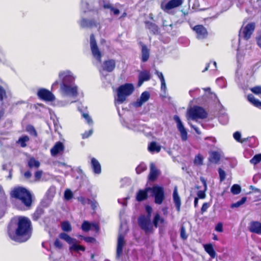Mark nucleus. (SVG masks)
I'll use <instances>...</instances> for the list:
<instances>
[{"instance_id":"obj_1","label":"nucleus","mask_w":261,"mask_h":261,"mask_svg":"<svg viewBox=\"0 0 261 261\" xmlns=\"http://www.w3.org/2000/svg\"><path fill=\"white\" fill-rule=\"evenodd\" d=\"M35 197L33 194L27 188L17 187V200L19 203L17 204V210L26 211L32 208Z\"/></svg>"},{"instance_id":"obj_2","label":"nucleus","mask_w":261,"mask_h":261,"mask_svg":"<svg viewBox=\"0 0 261 261\" xmlns=\"http://www.w3.org/2000/svg\"><path fill=\"white\" fill-rule=\"evenodd\" d=\"M31 221L26 217L20 216L17 219V243L28 240L31 236Z\"/></svg>"},{"instance_id":"obj_3","label":"nucleus","mask_w":261,"mask_h":261,"mask_svg":"<svg viewBox=\"0 0 261 261\" xmlns=\"http://www.w3.org/2000/svg\"><path fill=\"white\" fill-rule=\"evenodd\" d=\"M134 91V86L130 83H126L119 86L117 89V102L119 103H123L126 100V97L130 95Z\"/></svg>"},{"instance_id":"obj_4","label":"nucleus","mask_w":261,"mask_h":261,"mask_svg":"<svg viewBox=\"0 0 261 261\" xmlns=\"http://www.w3.org/2000/svg\"><path fill=\"white\" fill-rule=\"evenodd\" d=\"M148 190H150L152 196L154 198V202L158 204H161L165 199L163 187L154 185L152 188L148 187Z\"/></svg>"},{"instance_id":"obj_5","label":"nucleus","mask_w":261,"mask_h":261,"mask_svg":"<svg viewBox=\"0 0 261 261\" xmlns=\"http://www.w3.org/2000/svg\"><path fill=\"white\" fill-rule=\"evenodd\" d=\"M90 45L93 57L98 62L101 63L102 54L97 45L93 34H91L90 36Z\"/></svg>"},{"instance_id":"obj_6","label":"nucleus","mask_w":261,"mask_h":261,"mask_svg":"<svg viewBox=\"0 0 261 261\" xmlns=\"http://www.w3.org/2000/svg\"><path fill=\"white\" fill-rule=\"evenodd\" d=\"M255 23L251 22L248 23L244 27H242L239 32V36L244 40H248L251 37L255 29Z\"/></svg>"},{"instance_id":"obj_7","label":"nucleus","mask_w":261,"mask_h":261,"mask_svg":"<svg viewBox=\"0 0 261 261\" xmlns=\"http://www.w3.org/2000/svg\"><path fill=\"white\" fill-rule=\"evenodd\" d=\"M189 115L192 120L204 119L207 117V113L200 107L195 106L189 111Z\"/></svg>"},{"instance_id":"obj_8","label":"nucleus","mask_w":261,"mask_h":261,"mask_svg":"<svg viewBox=\"0 0 261 261\" xmlns=\"http://www.w3.org/2000/svg\"><path fill=\"white\" fill-rule=\"evenodd\" d=\"M138 222L139 226L146 233L150 232L152 230L150 217L142 215L138 218Z\"/></svg>"},{"instance_id":"obj_9","label":"nucleus","mask_w":261,"mask_h":261,"mask_svg":"<svg viewBox=\"0 0 261 261\" xmlns=\"http://www.w3.org/2000/svg\"><path fill=\"white\" fill-rule=\"evenodd\" d=\"M69 83H62L61 85L62 93L66 95L75 96L77 95V87L71 86Z\"/></svg>"},{"instance_id":"obj_10","label":"nucleus","mask_w":261,"mask_h":261,"mask_svg":"<svg viewBox=\"0 0 261 261\" xmlns=\"http://www.w3.org/2000/svg\"><path fill=\"white\" fill-rule=\"evenodd\" d=\"M38 97L45 101H53L55 99L54 95L48 90L40 89L37 92Z\"/></svg>"},{"instance_id":"obj_11","label":"nucleus","mask_w":261,"mask_h":261,"mask_svg":"<svg viewBox=\"0 0 261 261\" xmlns=\"http://www.w3.org/2000/svg\"><path fill=\"white\" fill-rule=\"evenodd\" d=\"M173 119L176 123L177 128L180 133L181 140L182 141H186L188 139V133L182 122L177 115H174Z\"/></svg>"},{"instance_id":"obj_12","label":"nucleus","mask_w":261,"mask_h":261,"mask_svg":"<svg viewBox=\"0 0 261 261\" xmlns=\"http://www.w3.org/2000/svg\"><path fill=\"white\" fill-rule=\"evenodd\" d=\"M193 30L196 33L198 39H203L208 36L207 29L202 24H197L193 28Z\"/></svg>"},{"instance_id":"obj_13","label":"nucleus","mask_w":261,"mask_h":261,"mask_svg":"<svg viewBox=\"0 0 261 261\" xmlns=\"http://www.w3.org/2000/svg\"><path fill=\"white\" fill-rule=\"evenodd\" d=\"M183 2V0H170L165 5L162 3L161 8L163 11H167L180 6Z\"/></svg>"},{"instance_id":"obj_14","label":"nucleus","mask_w":261,"mask_h":261,"mask_svg":"<svg viewBox=\"0 0 261 261\" xmlns=\"http://www.w3.org/2000/svg\"><path fill=\"white\" fill-rule=\"evenodd\" d=\"M116 67V61L114 59H109L103 61L101 68L99 71H107L108 72H112Z\"/></svg>"},{"instance_id":"obj_15","label":"nucleus","mask_w":261,"mask_h":261,"mask_svg":"<svg viewBox=\"0 0 261 261\" xmlns=\"http://www.w3.org/2000/svg\"><path fill=\"white\" fill-rule=\"evenodd\" d=\"M59 77L61 82H73L75 76L70 70L62 71L59 73Z\"/></svg>"},{"instance_id":"obj_16","label":"nucleus","mask_w":261,"mask_h":261,"mask_svg":"<svg viewBox=\"0 0 261 261\" xmlns=\"http://www.w3.org/2000/svg\"><path fill=\"white\" fill-rule=\"evenodd\" d=\"M8 232L11 239L16 240V218H13L8 226Z\"/></svg>"},{"instance_id":"obj_17","label":"nucleus","mask_w":261,"mask_h":261,"mask_svg":"<svg viewBox=\"0 0 261 261\" xmlns=\"http://www.w3.org/2000/svg\"><path fill=\"white\" fill-rule=\"evenodd\" d=\"M150 95L149 92H143L141 94L140 98L134 103V106L137 108L141 107L144 103L148 101L150 98Z\"/></svg>"},{"instance_id":"obj_18","label":"nucleus","mask_w":261,"mask_h":261,"mask_svg":"<svg viewBox=\"0 0 261 261\" xmlns=\"http://www.w3.org/2000/svg\"><path fill=\"white\" fill-rule=\"evenodd\" d=\"M144 23L146 29H148L151 34L158 35L159 34L160 28L155 23L147 20L144 22Z\"/></svg>"},{"instance_id":"obj_19","label":"nucleus","mask_w":261,"mask_h":261,"mask_svg":"<svg viewBox=\"0 0 261 261\" xmlns=\"http://www.w3.org/2000/svg\"><path fill=\"white\" fill-rule=\"evenodd\" d=\"M64 149L63 144L59 141L55 143L54 146L50 149V154L53 156H55L59 153L63 152Z\"/></svg>"},{"instance_id":"obj_20","label":"nucleus","mask_w":261,"mask_h":261,"mask_svg":"<svg viewBox=\"0 0 261 261\" xmlns=\"http://www.w3.org/2000/svg\"><path fill=\"white\" fill-rule=\"evenodd\" d=\"M124 237L122 235H119L117 240L116 258L119 259L122 253L123 247L124 246Z\"/></svg>"},{"instance_id":"obj_21","label":"nucleus","mask_w":261,"mask_h":261,"mask_svg":"<svg viewBox=\"0 0 261 261\" xmlns=\"http://www.w3.org/2000/svg\"><path fill=\"white\" fill-rule=\"evenodd\" d=\"M249 230L250 232L261 234V223L258 221H252L249 223Z\"/></svg>"},{"instance_id":"obj_22","label":"nucleus","mask_w":261,"mask_h":261,"mask_svg":"<svg viewBox=\"0 0 261 261\" xmlns=\"http://www.w3.org/2000/svg\"><path fill=\"white\" fill-rule=\"evenodd\" d=\"M160 174L159 171L156 168L153 163L150 165V172L148 175V179L150 181H154L156 179Z\"/></svg>"},{"instance_id":"obj_23","label":"nucleus","mask_w":261,"mask_h":261,"mask_svg":"<svg viewBox=\"0 0 261 261\" xmlns=\"http://www.w3.org/2000/svg\"><path fill=\"white\" fill-rule=\"evenodd\" d=\"M141 45V61L143 62H146L149 58V50L147 46L140 42Z\"/></svg>"},{"instance_id":"obj_24","label":"nucleus","mask_w":261,"mask_h":261,"mask_svg":"<svg viewBox=\"0 0 261 261\" xmlns=\"http://www.w3.org/2000/svg\"><path fill=\"white\" fill-rule=\"evenodd\" d=\"M173 199L177 211L179 212L180 209L181 201L180 198L178 194L177 187H175L174 188L173 193Z\"/></svg>"},{"instance_id":"obj_25","label":"nucleus","mask_w":261,"mask_h":261,"mask_svg":"<svg viewBox=\"0 0 261 261\" xmlns=\"http://www.w3.org/2000/svg\"><path fill=\"white\" fill-rule=\"evenodd\" d=\"M148 188H145L144 190H140L136 195V200L138 201H142L146 199L148 197V192L150 190H148Z\"/></svg>"},{"instance_id":"obj_26","label":"nucleus","mask_w":261,"mask_h":261,"mask_svg":"<svg viewBox=\"0 0 261 261\" xmlns=\"http://www.w3.org/2000/svg\"><path fill=\"white\" fill-rule=\"evenodd\" d=\"M91 166L95 174H99L101 173L100 164L95 158L91 159Z\"/></svg>"},{"instance_id":"obj_27","label":"nucleus","mask_w":261,"mask_h":261,"mask_svg":"<svg viewBox=\"0 0 261 261\" xmlns=\"http://www.w3.org/2000/svg\"><path fill=\"white\" fill-rule=\"evenodd\" d=\"M151 75L149 71L144 70L141 71L138 75V82H145L150 79Z\"/></svg>"},{"instance_id":"obj_28","label":"nucleus","mask_w":261,"mask_h":261,"mask_svg":"<svg viewBox=\"0 0 261 261\" xmlns=\"http://www.w3.org/2000/svg\"><path fill=\"white\" fill-rule=\"evenodd\" d=\"M30 141V137L28 135H23L20 136L17 140V144L20 147L24 148L27 146V144Z\"/></svg>"},{"instance_id":"obj_29","label":"nucleus","mask_w":261,"mask_h":261,"mask_svg":"<svg viewBox=\"0 0 261 261\" xmlns=\"http://www.w3.org/2000/svg\"><path fill=\"white\" fill-rule=\"evenodd\" d=\"M59 237L61 239L65 241L70 245H71L73 243H76V240L75 239L70 237L68 234L65 232L60 233Z\"/></svg>"},{"instance_id":"obj_30","label":"nucleus","mask_w":261,"mask_h":261,"mask_svg":"<svg viewBox=\"0 0 261 261\" xmlns=\"http://www.w3.org/2000/svg\"><path fill=\"white\" fill-rule=\"evenodd\" d=\"M210 154L209 161L215 164L218 163L220 160V154L217 151L211 152Z\"/></svg>"},{"instance_id":"obj_31","label":"nucleus","mask_w":261,"mask_h":261,"mask_svg":"<svg viewBox=\"0 0 261 261\" xmlns=\"http://www.w3.org/2000/svg\"><path fill=\"white\" fill-rule=\"evenodd\" d=\"M205 251L210 255V256L214 258L216 256V252L214 250L213 245L211 244H207L204 245Z\"/></svg>"},{"instance_id":"obj_32","label":"nucleus","mask_w":261,"mask_h":261,"mask_svg":"<svg viewBox=\"0 0 261 261\" xmlns=\"http://www.w3.org/2000/svg\"><path fill=\"white\" fill-rule=\"evenodd\" d=\"M44 212L42 207L40 206L37 207L35 212L32 214L33 220L35 221L37 220L43 215Z\"/></svg>"},{"instance_id":"obj_33","label":"nucleus","mask_w":261,"mask_h":261,"mask_svg":"<svg viewBox=\"0 0 261 261\" xmlns=\"http://www.w3.org/2000/svg\"><path fill=\"white\" fill-rule=\"evenodd\" d=\"M161 149V146L158 145L155 142H152L148 146V150L151 153L159 152Z\"/></svg>"},{"instance_id":"obj_34","label":"nucleus","mask_w":261,"mask_h":261,"mask_svg":"<svg viewBox=\"0 0 261 261\" xmlns=\"http://www.w3.org/2000/svg\"><path fill=\"white\" fill-rule=\"evenodd\" d=\"M165 222V220L163 218L161 217L159 214L156 213L153 219V224L155 227L157 228L159 226V224H163Z\"/></svg>"},{"instance_id":"obj_35","label":"nucleus","mask_w":261,"mask_h":261,"mask_svg":"<svg viewBox=\"0 0 261 261\" xmlns=\"http://www.w3.org/2000/svg\"><path fill=\"white\" fill-rule=\"evenodd\" d=\"M25 130L31 136L37 137V132L33 125H28L25 127Z\"/></svg>"},{"instance_id":"obj_36","label":"nucleus","mask_w":261,"mask_h":261,"mask_svg":"<svg viewBox=\"0 0 261 261\" xmlns=\"http://www.w3.org/2000/svg\"><path fill=\"white\" fill-rule=\"evenodd\" d=\"M69 250L70 251H84L85 250V248L81 245H77L76 243H73L71 244V245L69 247Z\"/></svg>"},{"instance_id":"obj_37","label":"nucleus","mask_w":261,"mask_h":261,"mask_svg":"<svg viewBox=\"0 0 261 261\" xmlns=\"http://www.w3.org/2000/svg\"><path fill=\"white\" fill-rule=\"evenodd\" d=\"M28 165L30 168H38L40 166V164L38 161L32 158L29 161Z\"/></svg>"},{"instance_id":"obj_38","label":"nucleus","mask_w":261,"mask_h":261,"mask_svg":"<svg viewBox=\"0 0 261 261\" xmlns=\"http://www.w3.org/2000/svg\"><path fill=\"white\" fill-rule=\"evenodd\" d=\"M61 227L62 230L65 232H70L72 230L71 226L67 221L62 222L61 224Z\"/></svg>"},{"instance_id":"obj_39","label":"nucleus","mask_w":261,"mask_h":261,"mask_svg":"<svg viewBox=\"0 0 261 261\" xmlns=\"http://www.w3.org/2000/svg\"><path fill=\"white\" fill-rule=\"evenodd\" d=\"M7 98L6 90L0 85V102L2 105L3 104V101L5 99Z\"/></svg>"},{"instance_id":"obj_40","label":"nucleus","mask_w":261,"mask_h":261,"mask_svg":"<svg viewBox=\"0 0 261 261\" xmlns=\"http://www.w3.org/2000/svg\"><path fill=\"white\" fill-rule=\"evenodd\" d=\"M261 161V153L255 155L250 160V162L253 164L256 165Z\"/></svg>"},{"instance_id":"obj_41","label":"nucleus","mask_w":261,"mask_h":261,"mask_svg":"<svg viewBox=\"0 0 261 261\" xmlns=\"http://www.w3.org/2000/svg\"><path fill=\"white\" fill-rule=\"evenodd\" d=\"M56 193V189L55 187H52L49 188L47 190L46 195L48 199H51L55 195Z\"/></svg>"},{"instance_id":"obj_42","label":"nucleus","mask_w":261,"mask_h":261,"mask_svg":"<svg viewBox=\"0 0 261 261\" xmlns=\"http://www.w3.org/2000/svg\"><path fill=\"white\" fill-rule=\"evenodd\" d=\"M203 160L202 156L200 154H198L195 157L194 163L195 165L200 166L203 164Z\"/></svg>"},{"instance_id":"obj_43","label":"nucleus","mask_w":261,"mask_h":261,"mask_svg":"<svg viewBox=\"0 0 261 261\" xmlns=\"http://www.w3.org/2000/svg\"><path fill=\"white\" fill-rule=\"evenodd\" d=\"M247 200L246 197H243L241 198V199L240 201H237L236 203H233L231 205V208H234V207H239L241 205L244 204Z\"/></svg>"},{"instance_id":"obj_44","label":"nucleus","mask_w":261,"mask_h":261,"mask_svg":"<svg viewBox=\"0 0 261 261\" xmlns=\"http://www.w3.org/2000/svg\"><path fill=\"white\" fill-rule=\"evenodd\" d=\"M230 191L234 195L238 194L241 192V187L239 185L234 184L231 187Z\"/></svg>"},{"instance_id":"obj_45","label":"nucleus","mask_w":261,"mask_h":261,"mask_svg":"<svg viewBox=\"0 0 261 261\" xmlns=\"http://www.w3.org/2000/svg\"><path fill=\"white\" fill-rule=\"evenodd\" d=\"M146 165L144 163H141L137 167L136 171L137 174H140L142 172L146 170Z\"/></svg>"},{"instance_id":"obj_46","label":"nucleus","mask_w":261,"mask_h":261,"mask_svg":"<svg viewBox=\"0 0 261 261\" xmlns=\"http://www.w3.org/2000/svg\"><path fill=\"white\" fill-rule=\"evenodd\" d=\"M81 228L84 231H88L91 229V224L87 221H84L81 226Z\"/></svg>"},{"instance_id":"obj_47","label":"nucleus","mask_w":261,"mask_h":261,"mask_svg":"<svg viewBox=\"0 0 261 261\" xmlns=\"http://www.w3.org/2000/svg\"><path fill=\"white\" fill-rule=\"evenodd\" d=\"M205 140H208L212 143V144L206 143V145L209 148H212L215 146L216 142V139L213 137H207L205 138Z\"/></svg>"},{"instance_id":"obj_48","label":"nucleus","mask_w":261,"mask_h":261,"mask_svg":"<svg viewBox=\"0 0 261 261\" xmlns=\"http://www.w3.org/2000/svg\"><path fill=\"white\" fill-rule=\"evenodd\" d=\"M247 99L249 102H250L254 106L256 107V105L259 100L256 99L252 94H249L248 95Z\"/></svg>"},{"instance_id":"obj_49","label":"nucleus","mask_w":261,"mask_h":261,"mask_svg":"<svg viewBox=\"0 0 261 261\" xmlns=\"http://www.w3.org/2000/svg\"><path fill=\"white\" fill-rule=\"evenodd\" d=\"M78 200L83 205L90 204L91 203H92L93 204V201H91L90 199H89L88 198H85L83 197H79Z\"/></svg>"},{"instance_id":"obj_50","label":"nucleus","mask_w":261,"mask_h":261,"mask_svg":"<svg viewBox=\"0 0 261 261\" xmlns=\"http://www.w3.org/2000/svg\"><path fill=\"white\" fill-rule=\"evenodd\" d=\"M234 139L237 141L238 142H243L245 141H246L247 139H244L243 140H241V134L239 132H236L233 135Z\"/></svg>"},{"instance_id":"obj_51","label":"nucleus","mask_w":261,"mask_h":261,"mask_svg":"<svg viewBox=\"0 0 261 261\" xmlns=\"http://www.w3.org/2000/svg\"><path fill=\"white\" fill-rule=\"evenodd\" d=\"M213 63V66H214V68L213 69V70L214 71H217V63L215 61H211L210 63H207L206 66H205V67L204 68V69L202 71V72H204L207 70H208L209 67H210V65L211 63Z\"/></svg>"},{"instance_id":"obj_52","label":"nucleus","mask_w":261,"mask_h":261,"mask_svg":"<svg viewBox=\"0 0 261 261\" xmlns=\"http://www.w3.org/2000/svg\"><path fill=\"white\" fill-rule=\"evenodd\" d=\"M72 196L73 194L70 190L67 189L65 190L64 192V198L65 199L69 200L72 198Z\"/></svg>"},{"instance_id":"obj_53","label":"nucleus","mask_w":261,"mask_h":261,"mask_svg":"<svg viewBox=\"0 0 261 261\" xmlns=\"http://www.w3.org/2000/svg\"><path fill=\"white\" fill-rule=\"evenodd\" d=\"M180 236L182 239L185 240L187 239L188 236L186 234V229L184 226H182L180 228Z\"/></svg>"},{"instance_id":"obj_54","label":"nucleus","mask_w":261,"mask_h":261,"mask_svg":"<svg viewBox=\"0 0 261 261\" xmlns=\"http://www.w3.org/2000/svg\"><path fill=\"white\" fill-rule=\"evenodd\" d=\"M218 172H219V174L220 180V181L222 182L225 178V176H226L225 172L223 170H222L221 168H219Z\"/></svg>"},{"instance_id":"obj_55","label":"nucleus","mask_w":261,"mask_h":261,"mask_svg":"<svg viewBox=\"0 0 261 261\" xmlns=\"http://www.w3.org/2000/svg\"><path fill=\"white\" fill-rule=\"evenodd\" d=\"M92 23V21L88 20L86 19H83L81 21V25L83 27H88L89 25H91Z\"/></svg>"},{"instance_id":"obj_56","label":"nucleus","mask_w":261,"mask_h":261,"mask_svg":"<svg viewBox=\"0 0 261 261\" xmlns=\"http://www.w3.org/2000/svg\"><path fill=\"white\" fill-rule=\"evenodd\" d=\"M251 91L255 94H261V86H255L251 88Z\"/></svg>"},{"instance_id":"obj_57","label":"nucleus","mask_w":261,"mask_h":261,"mask_svg":"<svg viewBox=\"0 0 261 261\" xmlns=\"http://www.w3.org/2000/svg\"><path fill=\"white\" fill-rule=\"evenodd\" d=\"M255 39L257 45L261 48V31L257 33Z\"/></svg>"},{"instance_id":"obj_58","label":"nucleus","mask_w":261,"mask_h":261,"mask_svg":"<svg viewBox=\"0 0 261 261\" xmlns=\"http://www.w3.org/2000/svg\"><path fill=\"white\" fill-rule=\"evenodd\" d=\"M54 246L56 248L59 249H61L63 247L62 242L58 239H56L55 240L54 242Z\"/></svg>"},{"instance_id":"obj_59","label":"nucleus","mask_w":261,"mask_h":261,"mask_svg":"<svg viewBox=\"0 0 261 261\" xmlns=\"http://www.w3.org/2000/svg\"><path fill=\"white\" fill-rule=\"evenodd\" d=\"M206 191H204V189L203 190H200V191H198L197 192V198H200V199H204L205 198V192Z\"/></svg>"},{"instance_id":"obj_60","label":"nucleus","mask_w":261,"mask_h":261,"mask_svg":"<svg viewBox=\"0 0 261 261\" xmlns=\"http://www.w3.org/2000/svg\"><path fill=\"white\" fill-rule=\"evenodd\" d=\"M81 238L83 239L87 243H93L95 241V239L93 237H84L83 236H81Z\"/></svg>"},{"instance_id":"obj_61","label":"nucleus","mask_w":261,"mask_h":261,"mask_svg":"<svg viewBox=\"0 0 261 261\" xmlns=\"http://www.w3.org/2000/svg\"><path fill=\"white\" fill-rule=\"evenodd\" d=\"M42 175V171L38 170L35 173V178L36 180H39Z\"/></svg>"},{"instance_id":"obj_62","label":"nucleus","mask_w":261,"mask_h":261,"mask_svg":"<svg viewBox=\"0 0 261 261\" xmlns=\"http://www.w3.org/2000/svg\"><path fill=\"white\" fill-rule=\"evenodd\" d=\"M83 116L86 119L88 124L92 123V120L88 114L83 113Z\"/></svg>"},{"instance_id":"obj_63","label":"nucleus","mask_w":261,"mask_h":261,"mask_svg":"<svg viewBox=\"0 0 261 261\" xmlns=\"http://www.w3.org/2000/svg\"><path fill=\"white\" fill-rule=\"evenodd\" d=\"M92 129L89 130L88 132H85L84 134H82L83 139H86L88 138L90 136L92 135Z\"/></svg>"},{"instance_id":"obj_64","label":"nucleus","mask_w":261,"mask_h":261,"mask_svg":"<svg viewBox=\"0 0 261 261\" xmlns=\"http://www.w3.org/2000/svg\"><path fill=\"white\" fill-rule=\"evenodd\" d=\"M11 198H16V187H14L10 192Z\"/></svg>"}]
</instances>
